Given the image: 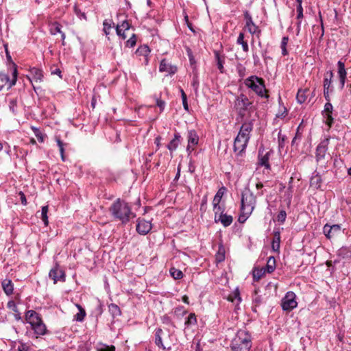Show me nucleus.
Listing matches in <instances>:
<instances>
[{
    "mask_svg": "<svg viewBox=\"0 0 351 351\" xmlns=\"http://www.w3.org/2000/svg\"><path fill=\"white\" fill-rule=\"evenodd\" d=\"M253 120L245 121L240 128L239 132L234 141V152L237 155L241 156L245 152L250 138V133L253 130Z\"/></svg>",
    "mask_w": 351,
    "mask_h": 351,
    "instance_id": "nucleus-1",
    "label": "nucleus"
},
{
    "mask_svg": "<svg viewBox=\"0 0 351 351\" xmlns=\"http://www.w3.org/2000/svg\"><path fill=\"white\" fill-rule=\"evenodd\" d=\"M256 203V195L249 189H245L241 194V214L239 218L240 222L245 221L251 215L255 208Z\"/></svg>",
    "mask_w": 351,
    "mask_h": 351,
    "instance_id": "nucleus-2",
    "label": "nucleus"
},
{
    "mask_svg": "<svg viewBox=\"0 0 351 351\" xmlns=\"http://www.w3.org/2000/svg\"><path fill=\"white\" fill-rule=\"evenodd\" d=\"M112 215L123 223H128L131 218L135 217V214L131 211V208L123 200L118 199L110 207Z\"/></svg>",
    "mask_w": 351,
    "mask_h": 351,
    "instance_id": "nucleus-3",
    "label": "nucleus"
},
{
    "mask_svg": "<svg viewBox=\"0 0 351 351\" xmlns=\"http://www.w3.org/2000/svg\"><path fill=\"white\" fill-rule=\"evenodd\" d=\"M232 351H249L252 347V337L248 331L239 330L230 345Z\"/></svg>",
    "mask_w": 351,
    "mask_h": 351,
    "instance_id": "nucleus-4",
    "label": "nucleus"
},
{
    "mask_svg": "<svg viewBox=\"0 0 351 351\" xmlns=\"http://www.w3.org/2000/svg\"><path fill=\"white\" fill-rule=\"evenodd\" d=\"M245 84L254 90L258 96L265 98L269 97V95L267 94L264 81L262 78H259L256 76H251L245 80Z\"/></svg>",
    "mask_w": 351,
    "mask_h": 351,
    "instance_id": "nucleus-5",
    "label": "nucleus"
},
{
    "mask_svg": "<svg viewBox=\"0 0 351 351\" xmlns=\"http://www.w3.org/2000/svg\"><path fill=\"white\" fill-rule=\"evenodd\" d=\"M248 98L243 94L239 95L234 101V108L238 112L239 115L243 117L245 115V112L252 106Z\"/></svg>",
    "mask_w": 351,
    "mask_h": 351,
    "instance_id": "nucleus-6",
    "label": "nucleus"
},
{
    "mask_svg": "<svg viewBox=\"0 0 351 351\" xmlns=\"http://www.w3.org/2000/svg\"><path fill=\"white\" fill-rule=\"evenodd\" d=\"M13 67L12 80L10 79L8 74L0 72V90L6 84L8 88H10L16 84L17 80V66L15 63H13Z\"/></svg>",
    "mask_w": 351,
    "mask_h": 351,
    "instance_id": "nucleus-7",
    "label": "nucleus"
},
{
    "mask_svg": "<svg viewBox=\"0 0 351 351\" xmlns=\"http://www.w3.org/2000/svg\"><path fill=\"white\" fill-rule=\"evenodd\" d=\"M296 295L293 291H289L282 300V308L284 311H290L295 308L298 302L295 300Z\"/></svg>",
    "mask_w": 351,
    "mask_h": 351,
    "instance_id": "nucleus-8",
    "label": "nucleus"
},
{
    "mask_svg": "<svg viewBox=\"0 0 351 351\" xmlns=\"http://www.w3.org/2000/svg\"><path fill=\"white\" fill-rule=\"evenodd\" d=\"M244 18L245 20V28L247 29V30L252 35H255L257 38H259L261 34V30L253 22L252 18L247 11L245 12Z\"/></svg>",
    "mask_w": 351,
    "mask_h": 351,
    "instance_id": "nucleus-9",
    "label": "nucleus"
},
{
    "mask_svg": "<svg viewBox=\"0 0 351 351\" xmlns=\"http://www.w3.org/2000/svg\"><path fill=\"white\" fill-rule=\"evenodd\" d=\"M323 232L328 239H334L341 234V227L339 224L332 226L326 224L323 228Z\"/></svg>",
    "mask_w": 351,
    "mask_h": 351,
    "instance_id": "nucleus-10",
    "label": "nucleus"
},
{
    "mask_svg": "<svg viewBox=\"0 0 351 351\" xmlns=\"http://www.w3.org/2000/svg\"><path fill=\"white\" fill-rule=\"evenodd\" d=\"M187 139L188 145L186 147V151L188 152L189 154H190L192 151L194 150L195 147L198 144L199 136L195 130H191L188 132Z\"/></svg>",
    "mask_w": 351,
    "mask_h": 351,
    "instance_id": "nucleus-11",
    "label": "nucleus"
},
{
    "mask_svg": "<svg viewBox=\"0 0 351 351\" xmlns=\"http://www.w3.org/2000/svg\"><path fill=\"white\" fill-rule=\"evenodd\" d=\"M333 111L332 105L330 102H327L324 106V110L322 115L326 119L325 123L330 128L333 123L334 119L332 116Z\"/></svg>",
    "mask_w": 351,
    "mask_h": 351,
    "instance_id": "nucleus-12",
    "label": "nucleus"
},
{
    "mask_svg": "<svg viewBox=\"0 0 351 351\" xmlns=\"http://www.w3.org/2000/svg\"><path fill=\"white\" fill-rule=\"evenodd\" d=\"M152 229V223L149 221L138 219L136 224V231L142 235L147 234Z\"/></svg>",
    "mask_w": 351,
    "mask_h": 351,
    "instance_id": "nucleus-13",
    "label": "nucleus"
},
{
    "mask_svg": "<svg viewBox=\"0 0 351 351\" xmlns=\"http://www.w3.org/2000/svg\"><path fill=\"white\" fill-rule=\"evenodd\" d=\"M49 276L53 280L54 283H56L58 281L64 282L65 280V274L64 271L58 267H56L55 268H53L50 270Z\"/></svg>",
    "mask_w": 351,
    "mask_h": 351,
    "instance_id": "nucleus-14",
    "label": "nucleus"
},
{
    "mask_svg": "<svg viewBox=\"0 0 351 351\" xmlns=\"http://www.w3.org/2000/svg\"><path fill=\"white\" fill-rule=\"evenodd\" d=\"M328 140L321 142L316 149V159L319 162L324 158L328 150Z\"/></svg>",
    "mask_w": 351,
    "mask_h": 351,
    "instance_id": "nucleus-15",
    "label": "nucleus"
},
{
    "mask_svg": "<svg viewBox=\"0 0 351 351\" xmlns=\"http://www.w3.org/2000/svg\"><path fill=\"white\" fill-rule=\"evenodd\" d=\"M25 320L32 327L35 324L39 323V322H40L42 319L36 311L33 310H29L27 311L25 313Z\"/></svg>",
    "mask_w": 351,
    "mask_h": 351,
    "instance_id": "nucleus-16",
    "label": "nucleus"
},
{
    "mask_svg": "<svg viewBox=\"0 0 351 351\" xmlns=\"http://www.w3.org/2000/svg\"><path fill=\"white\" fill-rule=\"evenodd\" d=\"M337 66H338V75H339V83H340L339 88L341 89H343L345 86L347 72L345 69L344 63L343 62H341V60H339L337 62Z\"/></svg>",
    "mask_w": 351,
    "mask_h": 351,
    "instance_id": "nucleus-17",
    "label": "nucleus"
},
{
    "mask_svg": "<svg viewBox=\"0 0 351 351\" xmlns=\"http://www.w3.org/2000/svg\"><path fill=\"white\" fill-rule=\"evenodd\" d=\"M43 73L42 71L37 68H32L29 71V80L32 83H38L40 82L43 80ZM34 88H35V86L32 84Z\"/></svg>",
    "mask_w": 351,
    "mask_h": 351,
    "instance_id": "nucleus-18",
    "label": "nucleus"
},
{
    "mask_svg": "<svg viewBox=\"0 0 351 351\" xmlns=\"http://www.w3.org/2000/svg\"><path fill=\"white\" fill-rule=\"evenodd\" d=\"M130 25L128 21H123L121 25H117L116 27V32L119 36L121 37L122 39H125L127 35L125 31L129 30Z\"/></svg>",
    "mask_w": 351,
    "mask_h": 351,
    "instance_id": "nucleus-19",
    "label": "nucleus"
},
{
    "mask_svg": "<svg viewBox=\"0 0 351 351\" xmlns=\"http://www.w3.org/2000/svg\"><path fill=\"white\" fill-rule=\"evenodd\" d=\"M159 71L160 72H167L169 74H174L177 71V67L167 62L166 60L160 62Z\"/></svg>",
    "mask_w": 351,
    "mask_h": 351,
    "instance_id": "nucleus-20",
    "label": "nucleus"
},
{
    "mask_svg": "<svg viewBox=\"0 0 351 351\" xmlns=\"http://www.w3.org/2000/svg\"><path fill=\"white\" fill-rule=\"evenodd\" d=\"M271 155V152H267L265 154L261 153L259 150L258 153V165L265 167V169L270 170L271 166L269 162V156Z\"/></svg>",
    "mask_w": 351,
    "mask_h": 351,
    "instance_id": "nucleus-21",
    "label": "nucleus"
},
{
    "mask_svg": "<svg viewBox=\"0 0 351 351\" xmlns=\"http://www.w3.org/2000/svg\"><path fill=\"white\" fill-rule=\"evenodd\" d=\"M215 222H221L224 227H228L232 223L233 218L231 215L221 213L219 217L215 216Z\"/></svg>",
    "mask_w": 351,
    "mask_h": 351,
    "instance_id": "nucleus-22",
    "label": "nucleus"
},
{
    "mask_svg": "<svg viewBox=\"0 0 351 351\" xmlns=\"http://www.w3.org/2000/svg\"><path fill=\"white\" fill-rule=\"evenodd\" d=\"M2 289L7 295H10L13 293L14 284L10 279L5 278L1 282Z\"/></svg>",
    "mask_w": 351,
    "mask_h": 351,
    "instance_id": "nucleus-23",
    "label": "nucleus"
},
{
    "mask_svg": "<svg viewBox=\"0 0 351 351\" xmlns=\"http://www.w3.org/2000/svg\"><path fill=\"white\" fill-rule=\"evenodd\" d=\"M162 336H164L163 330L161 328H157L155 331V343L162 350H166L162 341Z\"/></svg>",
    "mask_w": 351,
    "mask_h": 351,
    "instance_id": "nucleus-24",
    "label": "nucleus"
},
{
    "mask_svg": "<svg viewBox=\"0 0 351 351\" xmlns=\"http://www.w3.org/2000/svg\"><path fill=\"white\" fill-rule=\"evenodd\" d=\"M215 58L217 61V68L219 71L223 73L224 72L223 64L225 61L224 56H221L220 53L217 51H215Z\"/></svg>",
    "mask_w": 351,
    "mask_h": 351,
    "instance_id": "nucleus-25",
    "label": "nucleus"
},
{
    "mask_svg": "<svg viewBox=\"0 0 351 351\" xmlns=\"http://www.w3.org/2000/svg\"><path fill=\"white\" fill-rule=\"evenodd\" d=\"M32 328L37 335H43L46 333V326L43 320L35 324Z\"/></svg>",
    "mask_w": 351,
    "mask_h": 351,
    "instance_id": "nucleus-26",
    "label": "nucleus"
},
{
    "mask_svg": "<svg viewBox=\"0 0 351 351\" xmlns=\"http://www.w3.org/2000/svg\"><path fill=\"white\" fill-rule=\"evenodd\" d=\"M226 250L223 245L221 243L219 245L218 250L215 255L216 261L221 263L225 260Z\"/></svg>",
    "mask_w": 351,
    "mask_h": 351,
    "instance_id": "nucleus-27",
    "label": "nucleus"
},
{
    "mask_svg": "<svg viewBox=\"0 0 351 351\" xmlns=\"http://www.w3.org/2000/svg\"><path fill=\"white\" fill-rule=\"evenodd\" d=\"M274 239L272 241L271 247L274 251L278 252L280 249V234L278 230L274 232Z\"/></svg>",
    "mask_w": 351,
    "mask_h": 351,
    "instance_id": "nucleus-28",
    "label": "nucleus"
},
{
    "mask_svg": "<svg viewBox=\"0 0 351 351\" xmlns=\"http://www.w3.org/2000/svg\"><path fill=\"white\" fill-rule=\"evenodd\" d=\"M180 136L178 133L174 134V138L170 141L167 145V148L169 151L173 152L176 150L180 143Z\"/></svg>",
    "mask_w": 351,
    "mask_h": 351,
    "instance_id": "nucleus-29",
    "label": "nucleus"
},
{
    "mask_svg": "<svg viewBox=\"0 0 351 351\" xmlns=\"http://www.w3.org/2000/svg\"><path fill=\"white\" fill-rule=\"evenodd\" d=\"M322 180L319 174H315L311 177L310 180V185L316 189H318L321 186Z\"/></svg>",
    "mask_w": 351,
    "mask_h": 351,
    "instance_id": "nucleus-30",
    "label": "nucleus"
},
{
    "mask_svg": "<svg viewBox=\"0 0 351 351\" xmlns=\"http://www.w3.org/2000/svg\"><path fill=\"white\" fill-rule=\"evenodd\" d=\"M275 269H276V259L274 256H269L267 260L266 267H265V270L267 273L271 274L273 271H274Z\"/></svg>",
    "mask_w": 351,
    "mask_h": 351,
    "instance_id": "nucleus-31",
    "label": "nucleus"
},
{
    "mask_svg": "<svg viewBox=\"0 0 351 351\" xmlns=\"http://www.w3.org/2000/svg\"><path fill=\"white\" fill-rule=\"evenodd\" d=\"M333 77V73L332 71H328L324 76V89H329L332 83V79Z\"/></svg>",
    "mask_w": 351,
    "mask_h": 351,
    "instance_id": "nucleus-32",
    "label": "nucleus"
},
{
    "mask_svg": "<svg viewBox=\"0 0 351 351\" xmlns=\"http://www.w3.org/2000/svg\"><path fill=\"white\" fill-rule=\"evenodd\" d=\"M150 52L149 48L147 45H143L139 47L136 53L140 56H143L145 58V62H148L147 56Z\"/></svg>",
    "mask_w": 351,
    "mask_h": 351,
    "instance_id": "nucleus-33",
    "label": "nucleus"
},
{
    "mask_svg": "<svg viewBox=\"0 0 351 351\" xmlns=\"http://www.w3.org/2000/svg\"><path fill=\"white\" fill-rule=\"evenodd\" d=\"M76 306L79 312L75 315L74 319L77 322H82L86 316V311L80 304H76Z\"/></svg>",
    "mask_w": 351,
    "mask_h": 351,
    "instance_id": "nucleus-34",
    "label": "nucleus"
},
{
    "mask_svg": "<svg viewBox=\"0 0 351 351\" xmlns=\"http://www.w3.org/2000/svg\"><path fill=\"white\" fill-rule=\"evenodd\" d=\"M56 141L57 143V145L59 147L61 159L62 161L65 160V156H64V146L66 145V143H63L59 137H56Z\"/></svg>",
    "mask_w": 351,
    "mask_h": 351,
    "instance_id": "nucleus-35",
    "label": "nucleus"
},
{
    "mask_svg": "<svg viewBox=\"0 0 351 351\" xmlns=\"http://www.w3.org/2000/svg\"><path fill=\"white\" fill-rule=\"evenodd\" d=\"M171 276L176 280L181 279L183 277V273L181 270L172 267L169 270Z\"/></svg>",
    "mask_w": 351,
    "mask_h": 351,
    "instance_id": "nucleus-36",
    "label": "nucleus"
},
{
    "mask_svg": "<svg viewBox=\"0 0 351 351\" xmlns=\"http://www.w3.org/2000/svg\"><path fill=\"white\" fill-rule=\"evenodd\" d=\"M108 309L113 317L121 315V310L117 304H110L108 306Z\"/></svg>",
    "mask_w": 351,
    "mask_h": 351,
    "instance_id": "nucleus-37",
    "label": "nucleus"
},
{
    "mask_svg": "<svg viewBox=\"0 0 351 351\" xmlns=\"http://www.w3.org/2000/svg\"><path fill=\"white\" fill-rule=\"evenodd\" d=\"M49 210L48 206H44L42 207L41 210V219L44 222L45 226H47L49 223L48 221V217H47V213Z\"/></svg>",
    "mask_w": 351,
    "mask_h": 351,
    "instance_id": "nucleus-38",
    "label": "nucleus"
},
{
    "mask_svg": "<svg viewBox=\"0 0 351 351\" xmlns=\"http://www.w3.org/2000/svg\"><path fill=\"white\" fill-rule=\"evenodd\" d=\"M96 349L97 351H115L114 346H108L104 343L98 344Z\"/></svg>",
    "mask_w": 351,
    "mask_h": 351,
    "instance_id": "nucleus-39",
    "label": "nucleus"
},
{
    "mask_svg": "<svg viewBox=\"0 0 351 351\" xmlns=\"http://www.w3.org/2000/svg\"><path fill=\"white\" fill-rule=\"evenodd\" d=\"M289 41V37L288 36H284L282 38L281 44H280V48L282 49V54L283 56H286L288 54L287 50V45Z\"/></svg>",
    "mask_w": 351,
    "mask_h": 351,
    "instance_id": "nucleus-40",
    "label": "nucleus"
},
{
    "mask_svg": "<svg viewBox=\"0 0 351 351\" xmlns=\"http://www.w3.org/2000/svg\"><path fill=\"white\" fill-rule=\"evenodd\" d=\"M307 91H308V90H298L297 96H296L297 101L298 103L303 104L306 101V96L305 93Z\"/></svg>",
    "mask_w": 351,
    "mask_h": 351,
    "instance_id": "nucleus-41",
    "label": "nucleus"
},
{
    "mask_svg": "<svg viewBox=\"0 0 351 351\" xmlns=\"http://www.w3.org/2000/svg\"><path fill=\"white\" fill-rule=\"evenodd\" d=\"M113 24L111 20H104L103 22L104 28L103 30L105 34L107 36L110 34L109 30L112 28Z\"/></svg>",
    "mask_w": 351,
    "mask_h": 351,
    "instance_id": "nucleus-42",
    "label": "nucleus"
},
{
    "mask_svg": "<svg viewBox=\"0 0 351 351\" xmlns=\"http://www.w3.org/2000/svg\"><path fill=\"white\" fill-rule=\"evenodd\" d=\"M50 32L51 34H56L57 33H62L61 25L58 23H54L50 28Z\"/></svg>",
    "mask_w": 351,
    "mask_h": 351,
    "instance_id": "nucleus-43",
    "label": "nucleus"
},
{
    "mask_svg": "<svg viewBox=\"0 0 351 351\" xmlns=\"http://www.w3.org/2000/svg\"><path fill=\"white\" fill-rule=\"evenodd\" d=\"M265 270L263 269H256L253 271V278L256 281L259 280L262 276L265 274Z\"/></svg>",
    "mask_w": 351,
    "mask_h": 351,
    "instance_id": "nucleus-44",
    "label": "nucleus"
},
{
    "mask_svg": "<svg viewBox=\"0 0 351 351\" xmlns=\"http://www.w3.org/2000/svg\"><path fill=\"white\" fill-rule=\"evenodd\" d=\"M197 323L196 316L194 313H191L188 316L185 324L187 326L195 325Z\"/></svg>",
    "mask_w": 351,
    "mask_h": 351,
    "instance_id": "nucleus-45",
    "label": "nucleus"
},
{
    "mask_svg": "<svg viewBox=\"0 0 351 351\" xmlns=\"http://www.w3.org/2000/svg\"><path fill=\"white\" fill-rule=\"evenodd\" d=\"M34 132L35 136H36L38 141L40 143L44 142L45 138L46 137L45 134H43L37 128H32Z\"/></svg>",
    "mask_w": 351,
    "mask_h": 351,
    "instance_id": "nucleus-46",
    "label": "nucleus"
},
{
    "mask_svg": "<svg viewBox=\"0 0 351 351\" xmlns=\"http://www.w3.org/2000/svg\"><path fill=\"white\" fill-rule=\"evenodd\" d=\"M75 14L80 19L86 20V15L84 12H82L77 5H75L73 8Z\"/></svg>",
    "mask_w": 351,
    "mask_h": 351,
    "instance_id": "nucleus-47",
    "label": "nucleus"
},
{
    "mask_svg": "<svg viewBox=\"0 0 351 351\" xmlns=\"http://www.w3.org/2000/svg\"><path fill=\"white\" fill-rule=\"evenodd\" d=\"M181 96H182V104L184 110H189V106L187 103V97L183 89H180Z\"/></svg>",
    "mask_w": 351,
    "mask_h": 351,
    "instance_id": "nucleus-48",
    "label": "nucleus"
},
{
    "mask_svg": "<svg viewBox=\"0 0 351 351\" xmlns=\"http://www.w3.org/2000/svg\"><path fill=\"white\" fill-rule=\"evenodd\" d=\"M287 217V213L286 211L284 210H282L280 211L277 216V221L281 223H283L285 221Z\"/></svg>",
    "mask_w": 351,
    "mask_h": 351,
    "instance_id": "nucleus-49",
    "label": "nucleus"
},
{
    "mask_svg": "<svg viewBox=\"0 0 351 351\" xmlns=\"http://www.w3.org/2000/svg\"><path fill=\"white\" fill-rule=\"evenodd\" d=\"M235 299H237L239 302H241V300L238 289H237L232 295H230L228 298V300L231 302H234Z\"/></svg>",
    "mask_w": 351,
    "mask_h": 351,
    "instance_id": "nucleus-50",
    "label": "nucleus"
},
{
    "mask_svg": "<svg viewBox=\"0 0 351 351\" xmlns=\"http://www.w3.org/2000/svg\"><path fill=\"white\" fill-rule=\"evenodd\" d=\"M136 43V35L133 34L132 36L127 40L126 46L128 47H133Z\"/></svg>",
    "mask_w": 351,
    "mask_h": 351,
    "instance_id": "nucleus-51",
    "label": "nucleus"
},
{
    "mask_svg": "<svg viewBox=\"0 0 351 351\" xmlns=\"http://www.w3.org/2000/svg\"><path fill=\"white\" fill-rule=\"evenodd\" d=\"M7 306L9 309L13 311L14 313H18L19 309L16 303L13 300H10L7 304Z\"/></svg>",
    "mask_w": 351,
    "mask_h": 351,
    "instance_id": "nucleus-52",
    "label": "nucleus"
},
{
    "mask_svg": "<svg viewBox=\"0 0 351 351\" xmlns=\"http://www.w3.org/2000/svg\"><path fill=\"white\" fill-rule=\"evenodd\" d=\"M191 86H193L195 92L197 93V90H198V87H199V80H198V78H197V77L196 75H195L193 77V81H192V83H191Z\"/></svg>",
    "mask_w": 351,
    "mask_h": 351,
    "instance_id": "nucleus-53",
    "label": "nucleus"
},
{
    "mask_svg": "<svg viewBox=\"0 0 351 351\" xmlns=\"http://www.w3.org/2000/svg\"><path fill=\"white\" fill-rule=\"evenodd\" d=\"M16 100L15 99H10L9 101V108H10V110L13 113H15V112H16Z\"/></svg>",
    "mask_w": 351,
    "mask_h": 351,
    "instance_id": "nucleus-54",
    "label": "nucleus"
},
{
    "mask_svg": "<svg viewBox=\"0 0 351 351\" xmlns=\"http://www.w3.org/2000/svg\"><path fill=\"white\" fill-rule=\"evenodd\" d=\"M257 290L254 291V297L253 298V302L256 303V305H258L261 303L262 298L258 294Z\"/></svg>",
    "mask_w": 351,
    "mask_h": 351,
    "instance_id": "nucleus-55",
    "label": "nucleus"
},
{
    "mask_svg": "<svg viewBox=\"0 0 351 351\" xmlns=\"http://www.w3.org/2000/svg\"><path fill=\"white\" fill-rule=\"evenodd\" d=\"M285 145V136H281L280 132L278 133V147L279 149L283 148Z\"/></svg>",
    "mask_w": 351,
    "mask_h": 351,
    "instance_id": "nucleus-56",
    "label": "nucleus"
},
{
    "mask_svg": "<svg viewBox=\"0 0 351 351\" xmlns=\"http://www.w3.org/2000/svg\"><path fill=\"white\" fill-rule=\"evenodd\" d=\"M3 46H4V48H5L6 58H7L8 61L10 62H12L13 64L14 62H12V57H11V56L10 54V52L8 51V44H4Z\"/></svg>",
    "mask_w": 351,
    "mask_h": 351,
    "instance_id": "nucleus-57",
    "label": "nucleus"
},
{
    "mask_svg": "<svg viewBox=\"0 0 351 351\" xmlns=\"http://www.w3.org/2000/svg\"><path fill=\"white\" fill-rule=\"evenodd\" d=\"M213 210L215 211V216L219 217V215L221 213H223L222 209L219 205L213 206Z\"/></svg>",
    "mask_w": 351,
    "mask_h": 351,
    "instance_id": "nucleus-58",
    "label": "nucleus"
},
{
    "mask_svg": "<svg viewBox=\"0 0 351 351\" xmlns=\"http://www.w3.org/2000/svg\"><path fill=\"white\" fill-rule=\"evenodd\" d=\"M156 105L160 108L161 110H162L165 108V102L161 99H157Z\"/></svg>",
    "mask_w": 351,
    "mask_h": 351,
    "instance_id": "nucleus-59",
    "label": "nucleus"
},
{
    "mask_svg": "<svg viewBox=\"0 0 351 351\" xmlns=\"http://www.w3.org/2000/svg\"><path fill=\"white\" fill-rule=\"evenodd\" d=\"M244 34L241 32L238 36V38H237V43L239 44V45H241L243 43H244Z\"/></svg>",
    "mask_w": 351,
    "mask_h": 351,
    "instance_id": "nucleus-60",
    "label": "nucleus"
},
{
    "mask_svg": "<svg viewBox=\"0 0 351 351\" xmlns=\"http://www.w3.org/2000/svg\"><path fill=\"white\" fill-rule=\"evenodd\" d=\"M220 201H221V196L215 195L214 197V199L213 201V206L219 205Z\"/></svg>",
    "mask_w": 351,
    "mask_h": 351,
    "instance_id": "nucleus-61",
    "label": "nucleus"
},
{
    "mask_svg": "<svg viewBox=\"0 0 351 351\" xmlns=\"http://www.w3.org/2000/svg\"><path fill=\"white\" fill-rule=\"evenodd\" d=\"M19 195H20V197H21V204H23V205H26L27 204V199H26L25 194L23 192L21 191L19 193Z\"/></svg>",
    "mask_w": 351,
    "mask_h": 351,
    "instance_id": "nucleus-62",
    "label": "nucleus"
},
{
    "mask_svg": "<svg viewBox=\"0 0 351 351\" xmlns=\"http://www.w3.org/2000/svg\"><path fill=\"white\" fill-rule=\"evenodd\" d=\"M324 95L325 99L329 101H330L329 89H328V90L324 89Z\"/></svg>",
    "mask_w": 351,
    "mask_h": 351,
    "instance_id": "nucleus-63",
    "label": "nucleus"
},
{
    "mask_svg": "<svg viewBox=\"0 0 351 351\" xmlns=\"http://www.w3.org/2000/svg\"><path fill=\"white\" fill-rule=\"evenodd\" d=\"M241 45H242L243 50L245 52H247L248 51V49H249L248 45H247V42L245 41L244 43H243L241 44Z\"/></svg>",
    "mask_w": 351,
    "mask_h": 351,
    "instance_id": "nucleus-64",
    "label": "nucleus"
}]
</instances>
